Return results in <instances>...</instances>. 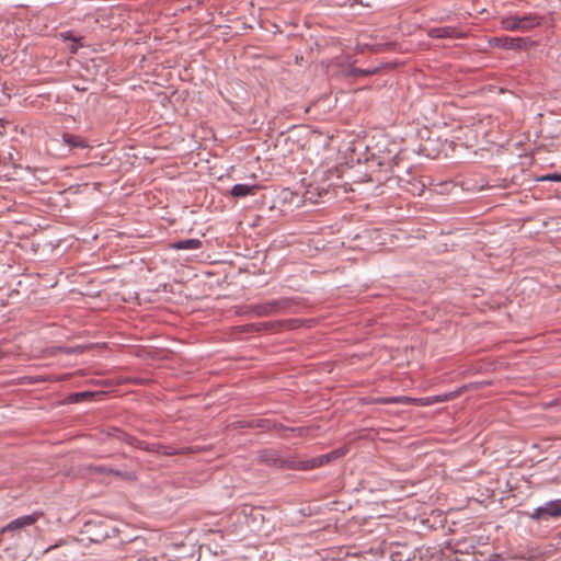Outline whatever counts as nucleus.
I'll return each mask as SVG.
<instances>
[{
  "label": "nucleus",
  "instance_id": "f257e3e1",
  "mask_svg": "<svg viewBox=\"0 0 561 561\" xmlns=\"http://www.w3.org/2000/svg\"><path fill=\"white\" fill-rule=\"evenodd\" d=\"M529 517L536 522L561 518V499L548 501L536 507Z\"/></svg>",
  "mask_w": 561,
  "mask_h": 561
},
{
  "label": "nucleus",
  "instance_id": "f03ea898",
  "mask_svg": "<svg viewBox=\"0 0 561 561\" xmlns=\"http://www.w3.org/2000/svg\"><path fill=\"white\" fill-rule=\"evenodd\" d=\"M344 455L343 450H333L331 453L313 457L308 460H296V470H310L329 463L333 459H337Z\"/></svg>",
  "mask_w": 561,
  "mask_h": 561
},
{
  "label": "nucleus",
  "instance_id": "7ed1b4c3",
  "mask_svg": "<svg viewBox=\"0 0 561 561\" xmlns=\"http://www.w3.org/2000/svg\"><path fill=\"white\" fill-rule=\"evenodd\" d=\"M260 460L262 463H265L271 467L275 468H288V469H295L296 467H293L290 465H296V460L290 459H283L278 456V453L274 449H264L260 451Z\"/></svg>",
  "mask_w": 561,
  "mask_h": 561
},
{
  "label": "nucleus",
  "instance_id": "20e7f679",
  "mask_svg": "<svg viewBox=\"0 0 561 561\" xmlns=\"http://www.w3.org/2000/svg\"><path fill=\"white\" fill-rule=\"evenodd\" d=\"M427 35L431 38H465L467 33L457 26L430 27Z\"/></svg>",
  "mask_w": 561,
  "mask_h": 561
},
{
  "label": "nucleus",
  "instance_id": "39448f33",
  "mask_svg": "<svg viewBox=\"0 0 561 561\" xmlns=\"http://www.w3.org/2000/svg\"><path fill=\"white\" fill-rule=\"evenodd\" d=\"M280 307V301L271 300L263 304H256L249 307L248 313L256 317H266L274 314Z\"/></svg>",
  "mask_w": 561,
  "mask_h": 561
},
{
  "label": "nucleus",
  "instance_id": "423d86ee",
  "mask_svg": "<svg viewBox=\"0 0 561 561\" xmlns=\"http://www.w3.org/2000/svg\"><path fill=\"white\" fill-rule=\"evenodd\" d=\"M494 46L502 47L504 49H511V50H522L527 47V43L522 37H495L492 41Z\"/></svg>",
  "mask_w": 561,
  "mask_h": 561
},
{
  "label": "nucleus",
  "instance_id": "0eeeda50",
  "mask_svg": "<svg viewBox=\"0 0 561 561\" xmlns=\"http://www.w3.org/2000/svg\"><path fill=\"white\" fill-rule=\"evenodd\" d=\"M91 472L100 474H114L123 480L131 481L136 479V476L131 471L118 470L104 465H96L90 467Z\"/></svg>",
  "mask_w": 561,
  "mask_h": 561
},
{
  "label": "nucleus",
  "instance_id": "6e6552de",
  "mask_svg": "<svg viewBox=\"0 0 561 561\" xmlns=\"http://www.w3.org/2000/svg\"><path fill=\"white\" fill-rule=\"evenodd\" d=\"M41 516H42V513L36 512V513H33L30 515H24V516L18 517V518L13 519L12 522H10L7 525V527L4 528V530L20 529V528H23L26 526H31L34 523H36Z\"/></svg>",
  "mask_w": 561,
  "mask_h": 561
},
{
  "label": "nucleus",
  "instance_id": "1a4fd4ad",
  "mask_svg": "<svg viewBox=\"0 0 561 561\" xmlns=\"http://www.w3.org/2000/svg\"><path fill=\"white\" fill-rule=\"evenodd\" d=\"M520 32H528L542 24L543 18L538 13L531 12L520 15Z\"/></svg>",
  "mask_w": 561,
  "mask_h": 561
},
{
  "label": "nucleus",
  "instance_id": "9d476101",
  "mask_svg": "<svg viewBox=\"0 0 561 561\" xmlns=\"http://www.w3.org/2000/svg\"><path fill=\"white\" fill-rule=\"evenodd\" d=\"M257 190V184L239 183L232 186L230 193L233 197L241 198L255 194Z\"/></svg>",
  "mask_w": 561,
  "mask_h": 561
},
{
  "label": "nucleus",
  "instance_id": "9b49d317",
  "mask_svg": "<svg viewBox=\"0 0 561 561\" xmlns=\"http://www.w3.org/2000/svg\"><path fill=\"white\" fill-rule=\"evenodd\" d=\"M412 398L405 396H393V397H376L370 400L371 403L376 404H409Z\"/></svg>",
  "mask_w": 561,
  "mask_h": 561
},
{
  "label": "nucleus",
  "instance_id": "f8f14e48",
  "mask_svg": "<svg viewBox=\"0 0 561 561\" xmlns=\"http://www.w3.org/2000/svg\"><path fill=\"white\" fill-rule=\"evenodd\" d=\"M173 250H197L202 248V241L199 239H185L179 240L171 244Z\"/></svg>",
  "mask_w": 561,
  "mask_h": 561
},
{
  "label": "nucleus",
  "instance_id": "ddd939ff",
  "mask_svg": "<svg viewBox=\"0 0 561 561\" xmlns=\"http://www.w3.org/2000/svg\"><path fill=\"white\" fill-rule=\"evenodd\" d=\"M62 141L69 146V148H88V142L83 138L71 134H62Z\"/></svg>",
  "mask_w": 561,
  "mask_h": 561
},
{
  "label": "nucleus",
  "instance_id": "4468645a",
  "mask_svg": "<svg viewBox=\"0 0 561 561\" xmlns=\"http://www.w3.org/2000/svg\"><path fill=\"white\" fill-rule=\"evenodd\" d=\"M520 15H510L502 20V26L506 31H520Z\"/></svg>",
  "mask_w": 561,
  "mask_h": 561
},
{
  "label": "nucleus",
  "instance_id": "2eb2a0df",
  "mask_svg": "<svg viewBox=\"0 0 561 561\" xmlns=\"http://www.w3.org/2000/svg\"><path fill=\"white\" fill-rule=\"evenodd\" d=\"M61 37L64 38V41H71L72 42V45L70 46V50L72 54H76L79 49L80 46H82V37H76V36H72L69 32L67 33H61Z\"/></svg>",
  "mask_w": 561,
  "mask_h": 561
},
{
  "label": "nucleus",
  "instance_id": "dca6fc26",
  "mask_svg": "<svg viewBox=\"0 0 561 561\" xmlns=\"http://www.w3.org/2000/svg\"><path fill=\"white\" fill-rule=\"evenodd\" d=\"M458 393H459L458 391H454V392H448V393H444V394L431 396V398H432L433 404L442 403V402H446L448 400L456 398V396Z\"/></svg>",
  "mask_w": 561,
  "mask_h": 561
},
{
  "label": "nucleus",
  "instance_id": "f3484780",
  "mask_svg": "<svg viewBox=\"0 0 561 561\" xmlns=\"http://www.w3.org/2000/svg\"><path fill=\"white\" fill-rule=\"evenodd\" d=\"M123 436H124V439L126 440L127 444L135 445L139 449H146V450L148 449V444L147 443L138 442L134 437H130V436H128L126 434H123Z\"/></svg>",
  "mask_w": 561,
  "mask_h": 561
},
{
  "label": "nucleus",
  "instance_id": "a211bd4d",
  "mask_svg": "<svg viewBox=\"0 0 561 561\" xmlns=\"http://www.w3.org/2000/svg\"><path fill=\"white\" fill-rule=\"evenodd\" d=\"M411 402H415L416 404H419L421 407H427V405L433 404V401H432L431 397H424V398H419V399H413L412 398Z\"/></svg>",
  "mask_w": 561,
  "mask_h": 561
},
{
  "label": "nucleus",
  "instance_id": "6ab92c4d",
  "mask_svg": "<svg viewBox=\"0 0 561 561\" xmlns=\"http://www.w3.org/2000/svg\"><path fill=\"white\" fill-rule=\"evenodd\" d=\"M92 393L91 392H78V393H75L71 396V401L72 402H79L81 399L83 398H88V397H91Z\"/></svg>",
  "mask_w": 561,
  "mask_h": 561
},
{
  "label": "nucleus",
  "instance_id": "aec40b11",
  "mask_svg": "<svg viewBox=\"0 0 561 561\" xmlns=\"http://www.w3.org/2000/svg\"><path fill=\"white\" fill-rule=\"evenodd\" d=\"M374 72H375V70H369V69H354L353 70V73L355 76H369Z\"/></svg>",
  "mask_w": 561,
  "mask_h": 561
},
{
  "label": "nucleus",
  "instance_id": "412c9836",
  "mask_svg": "<svg viewBox=\"0 0 561 561\" xmlns=\"http://www.w3.org/2000/svg\"><path fill=\"white\" fill-rule=\"evenodd\" d=\"M541 180H543V181H561V174H549V175L542 176Z\"/></svg>",
  "mask_w": 561,
  "mask_h": 561
},
{
  "label": "nucleus",
  "instance_id": "4be33fe9",
  "mask_svg": "<svg viewBox=\"0 0 561 561\" xmlns=\"http://www.w3.org/2000/svg\"><path fill=\"white\" fill-rule=\"evenodd\" d=\"M320 190L324 193H328V190L325 187H321Z\"/></svg>",
  "mask_w": 561,
  "mask_h": 561
},
{
  "label": "nucleus",
  "instance_id": "5701e85b",
  "mask_svg": "<svg viewBox=\"0 0 561 561\" xmlns=\"http://www.w3.org/2000/svg\"><path fill=\"white\" fill-rule=\"evenodd\" d=\"M310 187H312V184L310 185ZM308 194H312L311 188H309Z\"/></svg>",
  "mask_w": 561,
  "mask_h": 561
}]
</instances>
